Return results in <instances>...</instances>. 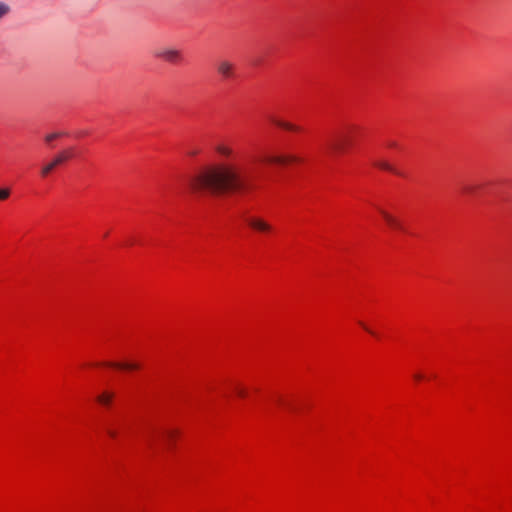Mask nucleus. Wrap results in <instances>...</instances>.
<instances>
[{
  "instance_id": "obj_1",
  "label": "nucleus",
  "mask_w": 512,
  "mask_h": 512,
  "mask_svg": "<svg viewBox=\"0 0 512 512\" xmlns=\"http://www.w3.org/2000/svg\"><path fill=\"white\" fill-rule=\"evenodd\" d=\"M193 190H207L212 194L240 192L249 189V167L244 158L210 166L191 178Z\"/></svg>"
},
{
  "instance_id": "obj_2",
  "label": "nucleus",
  "mask_w": 512,
  "mask_h": 512,
  "mask_svg": "<svg viewBox=\"0 0 512 512\" xmlns=\"http://www.w3.org/2000/svg\"><path fill=\"white\" fill-rule=\"evenodd\" d=\"M353 127L349 128L347 132H339L331 136L326 141V148L332 155L344 153L352 145V137L350 132Z\"/></svg>"
},
{
  "instance_id": "obj_3",
  "label": "nucleus",
  "mask_w": 512,
  "mask_h": 512,
  "mask_svg": "<svg viewBox=\"0 0 512 512\" xmlns=\"http://www.w3.org/2000/svg\"><path fill=\"white\" fill-rule=\"evenodd\" d=\"M154 56L168 63H178L182 59L180 50L172 47H163L155 51Z\"/></svg>"
},
{
  "instance_id": "obj_4",
  "label": "nucleus",
  "mask_w": 512,
  "mask_h": 512,
  "mask_svg": "<svg viewBox=\"0 0 512 512\" xmlns=\"http://www.w3.org/2000/svg\"><path fill=\"white\" fill-rule=\"evenodd\" d=\"M246 222L256 232L269 234L273 231V226L262 217L250 216L246 219Z\"/></svg>"
},
{
  "instance_id": "obj_5",
  "label": "nucleus",
  "mask_w": 512,
  "mask_h": 512,
  "mask_svg": "<svg viewBox=\"0 0 512 512\" xmlns=\"http://www.w3.org/2000/svg\"><path fill=\"white\" fill-rule=\"evenodd\" d=\"M235 65L226 59L217 63L216 70L223 79H231L235 76Z\"/></svg>"
},
{
  "instance_id": "obj_6",
  "label": "nucleus",
  "mask_w": 512,
  "mask_h": 512,
  "mask_svg": "<svg viewBox=\"0 0 512 512\" xmlns=\"http://www.w3.org/2000/svg\"><path fill=\"white\" fill-rule=\"evenodd\" d=\"M70 156H71V154L68 151L59 153L50 163H48L47 165L42 167V169H41L42 176L45 177V176L49 175L56 166L65 162L67 159L70 158Z\"/></svg>"
},
{
  "instance_id": "obj_7",
  "label": "nucleus",
  "mask_w": 512,
  "mask_h": 512,
  "mask_svg": "<svg viewBox=\"0 0 512 512\" xmlns=\"http://www.w3.org/2000/svg\"><path fill=\"white\" fill-rule=\"evenodd\" d=\"M260 160L263 162L269 163V164L284 165V164H287L290 162L297 161V158L292 155L283 156V155L267 154V155H264L263 157H261Z\"/></svg>"
},
{
  "instance_id": "obj_8",
  "label": "nucleus",
  "mask_w": 512,
  "mask_h": 512,
  "mask_svg": "<svg viewBox=\"0 0 512 512\" xmlns=\"http://www.w3.org/2000/svg\"><path fill=\"white\" fill-rule=\"evenodd\" d=\"M379 212L390 227H392L394 229L402 230V225L396 217H394L393 215H391L390 213H388L386 210H384L382 208H379Z\"/></svg>"
},
{
  "instance_id": "obj_9",
  "label": "nucleus",
  "mask_w": 512,
  "mask_h": 512,
  "mask_svg": "<svg viewBox=\"0 0 512 512\" xmlns=\"http://www.w3.org/2000/svg\"><path fill=\"white\" fill-rule=\"evenodd\" d=\"M215 150L219 155L225 158H230L233 156V149L227 145L219 144L215 147Z\"/></svg>"
},
{
  "instance_id": "obj_10",
  "label": "nucleus",
  "mask_w": 512,
  "mask_h": 512,
  "mask_svg": "<svg viewBox=\"0 0 512 512\" xmlns=\"http://www.w3.org/2000/svg\"><path fill=\"white\" fill-rule=\"evenodd\" d=\"M107 365L122 370H136L140 368L138 363H108Z\"/></svg>"
},
{
  "instance_id": "obj_11",
  "label": "nucleus",
  "mask_w": 512,
  "mask_h": 512,
  "mask_svg": "<svg viewBox=\"0 0 512 512\" xmlns=\"http://www.w3.org/2000/svg\"><path fill=\"white\" fill-rule=\"evenodd\" d=\"M114 398V393L105 391L97 397V401L105 406H108Z\"/></svg>"
},
{
  "instance_id": "obj_12",
  "label": "nucleus",
  "mask_w": 512,
  "mask_h": 512,
  "mask_svg": "<svg viewBox=\"0 0 512 512\" xmlns=\"http://www.w3.org/2000/svg\"><path fill=\"white\" fill-rule=\"evenodd\" d=\"M273 123L275 125H277L278 127L286 129V130H290V131H298L299 130V127H297V126H295V125H293L291 123L278 120V119H274Z\"/></svg>"
},
{
  "instance_id": "obj_13",
  "label": "nucleus",
  "mask_w": 512,
  "mask_h": 512,
  "mask_svg": "<svg viewBox=\"0 0 512 512\" xmlns=\"http://www.w3.org/2000/svg\"><path fill=\"white\" fill-rule=\"evenodd\" d=\"M10 6L6 2L0 1V20L10 13Z\"/></svg>"
},
{
  "instance_id": "obj_14",
  "label": "nucleus",
  "mask_w": 512,
  "mask_h": 512,
  "mask_svg": "<svg viewBox=\"0 0 512 512\" xmlns=\"http://www.w3.org/2000/svg\"><path fill=\"white\" fill-rule=\"evenodd\" d=\"M374 165L377 166L380 169H383V170H386V171L395 172L394 168L389 163H387L386 161H377V162L374 163Z\"/></svg>"
},
{
  "instance_id": "obj_15",
  "label": "nucleus",
  "mask_w": 512,
  "mask_h": 512,
  "mask_svg": "<svg viewBox=\"0 0 512 512\" xmlns=\"http://www.w3.org/2000/svg\"><path fill=\"white\" fill-rule=\"evenodd\" d=\"M9 188H0V201L6 200L10 196Z\"/></svg>"
},
{
  "instance_id": "obj_16",
  "label": "nucleus",
  "mask_w": 512,
  "mask_h": 512,
  "mask_svg": "<svg viewBox=\"0 0 512 512\" xmlns=\"http://www.w3.org/2000/svg\"><path fill=\"white\" fill-rule=\"evenodd\" d=\"M235 392L240 397H245L246 396V390L244 388L240 387V386H236L235 387Z\"/></svg>"
},
{
  "instance_id": "obj_17",
  "label": "nucleus",
  "mask_w": 512,
  "mask_h": 512,
  "mask_svg": "<svg viewBox=\"0 0 512 512\" xmlns=\"http://www.w3.org/2000/svg\"><path fill=\"white\" fill-rule=\"evenodd\" d=\"M61 134L60 133H51L49 135L46 136L45 140L47 142H51L53 141L54 139L58 138Z\"/></svg>"
},
{
  "instance_id": "obj_18",
  "label": "nucleus",
  "mask_w": 512,
  "mask_h": 512,
  "mask_svg": "<svg viewBox=\"0 0 512 512\" xmlns=\"http://www.w3.org/2000/svg\"><path fill=\"white\" fill-rule=\"evenodd\" d=\"M176 435V432L173 431V430H169V431H166L165 432V436L167 437L168 440H171L173 439V437Z\"/></svg>"
},
{
  "instance_id": "obj_19",
  "label": "nucleus",
  "mask_w": 512,
  "mask_h": 512,
  "mask_svg": "<svg viewBox=\"0 0 512 512\" xmlns=\"http://www.w3.org/2000/svg\"><path fill=\"white\" fill-rule=\"evenodd\" d=\"M360 325H361V326H362V327H363L367 332H369V333H370V334H372V335H375V333H374L371 329H369V328H368V327H367L363 322H360Z\"/></svg>"
},
{
  "instance_id": "obj_20",
  "label": "nucleus",
  "mask_w": 512,
  "mask_h": 512,
  "mask_svg": "<svg viewBox=\"0 0 512 512\" xmlns=\"http://www.w3.org/2000/svg\"><path fill=\"white\" fill-rule=\"evenodd\" d=\"M107 432L113 438H115L116 435H117V432L115 430H112V429H109Z\"/></svg>"
},
{
  "instance_id": "obj_21",
  "label": "nucleus",
  "mask_w": 512,
  "mask_h": 512,
  "mask_svg": "<svg viewBox=\"0 0 512 512\" xmlns=\"http://www.w3.org/2000/svg\"><path fill=\"white\" fill-rule=\"evenodd\" d=\"M464 191L471 193V192H473V188L468 186V187L464 188Z\"/></svg>"
},
{
  "instance_id": "obj_22",
  "label": "nucleus",
  "mask_w": 512,
  "mask_h": 512,
  "mask_svg": "<svg viewBox=\"0 0 512 512\" xmlns=\"http://www.w3.org/2000/svg\"><path fill=\"white\" fill-rule=\"evenodd\" d=\"M415 379H416V380H420V379H422V375H421V374H416V375H415Z\"/></svg>"
}]
</instances>
